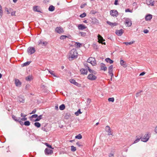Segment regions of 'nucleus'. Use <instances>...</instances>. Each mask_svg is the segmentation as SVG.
<instances>
[{
	"label": "nucleus",
	"mask_w": 157,
	"mask_h": 157,
	"mask_svg": "<svg viewBox=\"0 0 157 157\" xmlns=\"http://www.w3.org/2000/svg\"><path fill=\"white\" fill-rule=\"evenodd\" d=\"M68 55L69 60L71 61L77 58L78 54L75 49H73L70 51Z\"/></svg>",
	"instance_id": "1"
},
{
	"label": "nucleus",
	"mask_w": 157,
	"mask_h": 157,
	"mask_svg": "<svg viewBox=\"0 0 157 157\" xmlns=\"http://www.w3.org/2000/svg\"><path fill=\"white\" fill-rule=\"evenodd\" d=\"M151 136V134L149 133L146 134L141 139V141L145 142H147L149 140Z\"/></svg>",
	"instance_id": "2"
},
{
	"label": "nucleus",
	"mask_w": 157,
	"mask_h": 157,
	"mask_svg": "<svg viewBox=\"0 0 157 157\" xmlns=\"http://www.w3.org/2000/svg\"><path fill=\"white\" fill-rule=\"evenodd\" d=\"M87 63H90L93 66H95L96 64V61L94 58L90 57L87 59Z\"/></svg>",
	"instance_id": "3"
},
{
	"label": "nucleus",
	"mask_w": 157,
	"mask_h": 157,
	"mask_svg": "<svg viewBox=\"0 0 157 157\" xmlns=\"http://www.w3.org/2000/svg\"><path fill=\"white\" fill-rule=\"evenodd\" d=\"M113 65H111L108 68V73L110 75L111 78L113 77V74L112 72L113 70ZM112 78H111V80H112Z\"/></svg>",
	"instance_id": "4"
},
{
	"label": "nucleus",
	"mask_w": 157,
	"mask_h": 157,
	"mask_svg": "<svg viewBox=\"0 0 157 157\" xmlns=\"http://www.w3.org/2000/svg\"><path fill=\"white\" fill-rule=\"evenodd\" d=\"M35 48L33 47H29L28 48L27 52L29 55H31L34 53L35 52Z\"/></svg>",
	"instance_id": "5"
},
{
	"label": "nucleus",
	"mask_w": 157,
	"mask_h": 157,
	"mask_svg": "<svg viewBox=\"0 0 157 157\" xmlns=\"http://www.w3.org/2000/svg\"><path fill=\"white\" fill-rule=\"evenodd\" d=\"M125 24L127 26L130 27L132 25V22L130 19L126 18L125 21Z\"/></svg>",
	"instance_id": "6"
},
{
	"label": "nucleus",
	"mask_w": 157,
	"mask_h": 157,
	"mask_svg": "<svg viewBox=\"0 0 157 157\" xmlns=\"http://www.w3.org/2000/svg\"><path fill=\"white\" fill-rule=\"evenodd\" d=\"M87 78L90 80H94L97 78V77L93 74H90L87 76Z\"/></svg>",
	"instance_id": "7"
},
{
	"label": "nucleus",
	"mask_w": 157,
	"mask_h": 157,
	"mask_svg": "<svg viewBox=\"0 0 157 157\" xmlns=\"http://www.w3.org/2000/svg\"><path fill=\"white\" fill-rule=\"evenodd\" d=\"M110 14L112 16L117 17L118 15V12L116 10H112L110 11Z\"/></svg>",
	"instance_id": "8"
},
{
	"label": "nucleus",
	"mask_w": 157,
	"mask_h": 157,
	"mask_svg": "<svg viewBox=\"0 0 157 157\" xmlns=\"http://www.w3.org/2000/svg\"><path fill=\"white\" fill-rule=\"evenodd\" d=\"M98 42L100 43H101L102 44L105 45V43L104 42L103 43V41L105 40L99 34H98Z\"/></svg>",
	"instance_id": "9"
},
{
	"label": "nucleus",
	"mask_w": 157,
	"mask_h": 157,
	"mask_svg": "<svg viewBox=\"0 0 157 157\" xmlns=\"http://www.w3.org/2000/svg\"><path fill=\"white\" fill-rule=\"evenodd\" d=\"M45 155H51L53 152V151L52 150L48 148H46L44 151Z\"/></svg>",
	"instance_id": "10"
},
{
	"label": "nucleus",
	"mask_w": 157,
	"mask_h": 157,
	"mask_svg": "<svg viewBox=\"0 0 157 157\" xmlns=\"http://www.w3.org/2000/svg\"><path fill=\"white\" fill-rule=\"evenodd\" d=\"M38 45L41 44L43 46L45 47L47 44L48 42L45 41H43L41 39L38 41Z\"/></svg>",
	"instance_id": "11"
},
{
	"label": "nucleus",
	"mask_w": 157,
	"mask_h": 157,
	"mask_svg": "<svg viewBox=\"0 0 157 157\" xmlns=\"http://www.w3.org/2000/svg\"><path fill=\"white\" fill-rule=\"evenodd\" d=\"M55 31L59 33H61L64 32L63 29L61 27H57L55 29Z\"/></svg>",
	"instance_id": "12"
},
{
	"label": "nucleus",
	"mask_w": 157,
	"mask_h": 157,
	"mask_svg": "<svg viewBox=\"0 0 157 157\" xmlns=\"http://www.w3.org/2000/svg\"><path fill=\"white\" fill-rule=\"evenodd\" d=\"M18 100L20 103H24L25 102V98L22 95H20L18 97Z\"/></svg>",
	"instance_id": "13"
},
{
	"label": "nucleus",
	"mask_w": 157,
	"mask_h": 157,
	"mask_svg": "<svg viewBox=\"0 0 157 157\" xmlns=\"http://www.w3.org/2000/svg\"><path fill=\"white\" fill-rule=\"evenodd\" d=\"M124 32V31L122 29L120 30H117L116 31V34L118 36H121Z\"/></svg>",
	"instance_id": "14"
},
{
	"label": "nucleus",
	"mask_w": 157,
	"mask_h": 157,
	"mask_svg": "<svg viewBox=\"0 0 157 157\" xmlns=\"http://www.w3.org/2000/svg\"><path fill=\"white\" fill-rule=\"evenodd\" d=\"M77 27L79 30H83L86 28V27L83 24H79Z\"/></svg>",
	"instance_id": "15"
},
{
	"label": "nucleus",
	"mask_w": 157,
	"mask_h": 157,
	"mask_svg": "<svg viewBox=\"0 0 157 157\" xmlns=\"http://www.w3.org/2000/svg\"><path fill=\"white\" fill-rule=\"evenodd\" d=\"M91 22L93 24L98 25L99 23L98 20L95 17H93L91 18Z\"/></svg>",
	"instance_id": "16"
},
{
	"label": "nucleus",
	"mask_w": 157,
	"mask_h": 157,
	"mask_svg": "<svg viewBox=\"0 0 157 157\" xmlns=\"http://www.w3.org/2000/svg\"><path fill=\"white\" fill-rule=\"evenodd\" d=\"M15 83L17 86L20 87L21 86V83L20 80L17 79H15Z\"/></svg>",
	"instance_id": "17"
},
{
	"label": "nucleus",
	"mask_w": 157,
	"mask_h": 157,
	"mask_svg": "<svg viewBox=\"0 0 157 157\" xmlns=\"http://www.w3.org/2000/svg\"><path fill=\"white\" fill-rule=\"evenodd\" d=\"M70 82L71 83L74 84V85L78 86V87L80 86V85L76 82L73 79H71L70 80Z\"/></svg>",
	"instance_id": "18"
},
{
	"label": "nucleus",
	"mask_w": 157,
	"mask_h": 157,
	"mask_svg": "<svg viewBox=\"0 0 157 157\" xmlns=\"http://www.w3.org/2000/svg\"><path fill=\"white\" fill-rule=\"evenodd\" d=\"M105 131L106 132H107L108 133V135H110L112 134L111 133V129L110 127L109 126H107L105 127Z\"/></svg>",
	"instance_id": "19"
},
{
	"label": "nucleus",
	"mask_w": 157,
	"mask_h": 157,
	"mask_svg": "<svg viewBox=\"0 0 157 157\" xmlns=\"http://www.w3.org/2000/svg\"><path fill=\"white\" fill-rule=\"evenodd\" d=\"M100 67L101 70H103L105 71L107 70V67H106L105 65L103 63H101Z\"/></svg>",
	"instance_id": "20"
},
{
	"label": "nucleus",
	"mask_w": 157,
	"mask_h": 157,
	"mask_svg": "<svg viewBox=\"0 0 157 157\" xmlns=\"http://www.w3.org/2000/svg\"><path fill=\"white\" fill-rule=\"evenodd\" d=\"M33 10L34 11L41 13V12L40 10V7L38 6H34L33 8Z\"/></svg>",
	"instance_id": "21"
},
{
	"label": "nucleus",
	"mask_w": 157,
	"mask_h": 157,
	"mask_svg": "<svg viewBox=\"0 0 157 157\" xmlns=\"http://www.w3.org/2000/svg\"><path fill=\"white\" fill-rule=\"evenodd\" d=\"M146 3L148 5H151V6H153L154 5V2H152L151 0H146Z\"/></svg>",
	"instance_id": "22"
},
{
	"label": "nucleus",
	"mask_w": 157,
	"mask_h": 157,
	"mask_svg": "<svg viewBox=\"0 0 157 157\" xmlns=\"http://www.w3.org/2000/svg\"><path fill=\"white\" fill-rule=\"evenodd\" d=\"M80 71L81 74L83 75H87V70L84 68L81 69L80 70Z\"/></svg>",
	"instance_id": "23"
},
{
	"label": "nucleus",
	"mask_w": 157,
	"mask_h": 157,
	"mask_svg": "<svg viewBox=\"0 0 157 157\" xmlns=\"http://www.w3.org/2000/svg\"><path fill=\"white\" fill-rule=\"evenodd\" d=\"M120 64L124 67H127V64L123 60L121 59L120 60Z\"/></svg>",
	"instance_id": "24"
},
{
	"label": "nucleus",
	"mask_w": 157,
	"mask_h": 157,
	"mask_svg": "<svg viewBox=\"0 0 157 157\" xmlns=\"http://www.w3.org/2000/svg\"><path fill=\"white\" fill-rule=\"evenodd\" d=\"M106 23L109 25L111 26L112 27L116 26L117 25V24L116 22L112 23L108 21H107L106 22Z\"/></svg>",
	"instance_id": "25"
},
{
	"label": "nucleus",
	"mask_w": 157,
	"mask_h": 157,
	"mask_svg": "<svg viewBox=\"0 0 157 157\" xmlns=\"http://www.w3.org/2000/svg\"><path fill=\"white\" fill-rule=\"evenodd\" d=\"M152 18V15L151 14H148L145 17V20L146 21H150Z\"/></svg>",
	"instance_id": "26"
},
{
	"label": "nucleus",
	"mask_w": 157,
	"mask_h": 157,
	"mask_svg": "<svg viewBox=\"0 0 157 157\" xmlns=\"http://www.w3.org/2000/svg\"><path fill=\"white\" fill-rule=\"evenodd\" d=\"M71 116V115L70 113H67L65 114L64 116V118L66 119H68Z\"/></svg>",
	"instance_id": "27"
},
{
	"label": "nucleus",
	"mask_w": 157,
	"mask_h": 157,
	"mask_svg": "<svg viewBox=\"0 0 157 157\" xmlns=\"http://www.w3.org/2000/svg\"><path fill=\"white\" fill-rule=\"evenodd\" d=\"M105 61L110 64H112L113 63V61L110 59L109 58H107L105 59Z\"/></svg>",
	"instance_id": "28"
},
{
	"label": "nucleus",
	"mask_w": 157,
	"mask_h": 157,
	"mask_svg": "<svg viewBox=\"0 0 157 157\" xmlns=\"http://www.w3.org/2000/svg\"><path fill=\"white\" fill-rule=\"evenodd\" d=\"M135 41H133L130 42H124L123 43L125 44L126 45H131L135 43Z\"/></svg>",
	"instance_id": "29"
},
{
	"label": "nucleus",
	"mask_w": 157,
	"mask_h": 157,
	"mask_svg": "<svg viewBox=\"0 0 157 157\" xmlns=\"http://www.w3.org/2000/svg\"><path fill=\"white\" fill-rule=\"evenodd\" d=\"M54 10L55 7L52 5L50 6L48 8V10L49 11H53Z\"/></svg>",
	"instance_id": "30"
},
{
	"label": "nucleus",
	"mask_w": 157,
	"mask_h": 157,
	"mask_svg": "<svg viewBox=\"0 0 157 157\" xmlns=\"http://www.w3.org/2000/svg\"><path fill=\"white\" fill-rule=\"evenodd\" d=\"M32 79V76L31 75H29L25 78L26 80L28 81H30Z\"/></svg>",
	"instance_id": "31"
},
{
	"label": "nucleus",
	"mask_w": 157,
	"mask_h": 157,
	"mask_svg": "<svg viewBox=\"0 0 157 157\" xmlns=\"http://www.w3.org/2000/svg\"><path fill=\"white\" fill-rule=\"evenodd\" d=\"M88 71H89V72L92 73V74H96V72L95 71H94V70H91L90 68L89 67H88Z\"/></svg>",
	"instance_id": "32"
},
{
	"label": "nucleus",
	"mask_w": 157,
	"mask_h": 157,
	"mask_svg": "<svg viewBox=\"0 0 157 157\" xmlns=\"http://www.w3.org/2000/svg\"><path fill=\"white\" fill-rule=\"evenodd\" d=\"M59 108L60 110H63L65 109V105L64 104H62L59 106Z\"/></svg>",
	"instance_id": "33"
},
{
	"label": "nucleus",
	"mask_w": 157,
	"mask_h": 157,
	"mask_svg": "<svg viewBox=\"0 0 157 157\" xmlns=\"http://www.w3.org/2000/svg\"><path fill=\"white\" fill-rule=\"evenodd\" d=\"M34 125L37 128H39L40 126V124L38 122H36L34 124Z\"/></svg>",
	"instance_id": "34"
},
{
	"label": "nucleus",
	"mask_w": 157,
	"mask_h": 157,
	"mask_svg": "<svg viewBox=\"0 0 157 157\" xmlns=\"http://www.w3.org/2000/svg\"><path fill=\"white\" fill-rule=\"evenodd\" d=\"M42 118V115H40L39 116L37 117L36 119L35 120V121H38Z\"/></svg>",
	"instance_id": "35"
},
{
	"label": "nucleus",
	"mask_w": 157,
	"mask_h": 157,
	"mask_svg": "<svg viewBox=\"0 0 157 157\" xmlns=\"http://www.w3.org/2000/svg\"><path fill=\"white\" fill-rule=\"evenodd\" d=\"M79 34H80L81 36L83 37H84L86 36V33L84 32H80Z\"/></svg>",
	"instance_id": "36"
},
{
	"label": "nucleus",
	"mask_w": 157,
	"mask_h": 157,
	"mask_svg": "<svg viewBox=\"0 0 157 157\" xmlns=\"http://www.w3.org/2000/svg\"><path fill=\"white\" fill-rule=\"evenodd\" d=\"M48 70V72L52 75H53L54 76V77H56V76L55 75V74L54 73V71H52V70Z\"/></svg>",
	"instance_id": "37"
},
{
	"label": "nucleus",
	"mask_w": 157,
	"mask_h": 157,
	"mask_svg": "<svg viewBox=\"0 0 157 157\" xmlns=\"http://www.w3.org/2000/svg\"><path fill=\"white\" fill-rule=\"evenodd\" d=\"M42 130L44 131H45L46 132H48L49 131V130L46 128L45 126L44 127H42L41 128Z\"/></svg>",
	"instance_id": "38"
},
{
	"label": "nucleus",
	"mask_w": 157,
	"mask_h": 157,
	"mask_svg": "<svg viewBox=\"0 0 157 157\" xmlns=\"http://www.w3.org/2000/svg\"><path fill=\"white\" fill-rule=\"evenodd\" d=\"M82 136L80 134H79L75 136V138L78 139H80L82 138Z\"/></svg>",
	"instance_id": "39"
},
{
	"label": "nucleus",
	"mask_w": 157,
	"mask_h": 157,
	"mask_svg": "<svg viewBox=\"0 0 157 157\" xmlns=\"http://www.w3.org/2000/svg\"><path fill=\"white\" fill-rule=\"evenodd\" d=\"M30 63H31V62H30V61H28V62H26L24 63L23 65V67L26 66L28 65H29V64Z\"/></svg>",
	"instance_id": "40"
},
{
	"label": "nucleus",
	"mask_w": 157,
	"mask_h": 157,
	"mask_svg": "<svg viewBox=\"0 0 157 157\" xmlns=\"http://www.w3.org/2000/svg\"><path fill=\"white\" fill-rule=\"evenodd\" d=\"M24 125L26 126H29L30 125V122L29 121H26L24 122Z\"/></svg>",
	"instance_id": "41"
},
{
	"label": "nucleus",
	"mask_w": 157,
	"mask_h": 157,
	"mask_svg": "<svg viewBox=\"0 0 157 157\" xmlns=\"http://www.w3.org/2000/svg\"><path fill=\"white\" fill-rule=\"evenodd\" d=\"M67 37V36L65 35H62L60 37V39L61 40H64Z\"/></svg>",
	"instance_id": "42"
},
{
	"label": "nucleus",
	"mask_w": 157,
	"mask_h": 157,
	"mask_svg": "<svg viewBox=\"0 0 157 157\" xmlns=\"http://www.w3.org/2000/svg\"><path fill=\"white\" fill-rule=\"evenodd\" d=\"M81 113H82L80 111V110L79 109L78 110V111L77 112L75 113V114L76 116H78L79 114H81Z\"/></svg>",
	"instance_id": "43"
},
{
	"label": "nucleus",
	"mask_w": 157,
	"mask_h": 157,
	"mask_svg": "<svg viewBox=\"0 0 157 157\" xmlns=\"http://www.w3.org/2000/svg\"><path fill=\"white\" fill-rule=\"evenodd\" d=\"M76 145L79 147H82L83 146L81 142H77L76 143Z\"/></svg>",
	"instance_id": "44"
},
{
	"label": "nucleus",
	"mask_w": 157,
	"mask_h": 157,
	"mask_svg": "<svg viewBox=\"0 0 157 157\" xmlns=\"http://www.w3.org/2000/svg\"><path fill=\"white\" fill-rule=\"evenodd\" d=\"M71 150L72 151H75L76 150V148L73 146H71Z\"/></svg>",
	"instance_id": "45"
},
{
	"label": "nucleus",
	"mask_w": 157,
	"mask_h": 157,
	"mask_svg": "<svg viewBox=\"0 0 157 157\" xmlns=\"http://www.w3.org/2000/svg\"><path fill=\"white\" fill-rule=\"evenodd\" d=\"M86 13H83L80 15V17L81 18H83L86 16Z\"/></svg>",
	"instance_id": "46"
},
{
	"label": "nucleus",
	"mask_w": 157,
	"mask_h": 157,
	"mask_svg": "<svg viewBox=\"0 0 157 157\" xmlns=\"http://www.w3.org/2000/svg\"><path fill=\"white\" fill-rule=\"evenodd\" d=\"M75 45L78 48H79L80 47L81 44L79 43L76 42L75 44Z\"/></svg>",
	"instance_id": "47"
},
{
	"label": "nucleus",
	"mask_w": 157,
	"mask_h": 157,
	"mask_svg": "<svg viewBox=\"0 0 157 157\" xmlns=\"http://www.w3.org/2000/svg\"><path fill=\"white\" fill-rule=\"evenodd\" d=\"M108 100L109 101H111L113 102L114 101V99L113 98H108Z\"/></svg>",
	"instance_id": "48"
},
{
	"label": "nucleus",
	"mask_w": 157,
	"mask_h": 157,
	"mask_svg": "<svg viewBox=\"0 0 157 157\" xmlns=\"http://www.w3.org/2000/svg\"><path fill=\"white\" fill-rule=\"evenodd\" d=\"M141 138H140L136 139L134 141L133 144H135V143L138 142H139L140 141V140Z\"/></svg>",
	"instance_id": "49"
},
{
	"label": "nucleus",
	"mask_w": 157,
	"mask_h": 157,
	"mask_svg": "<svg viewBox=\"0 0 157 157\" xmlns=\"http://www.w3.org/2000/svg\"><path fill=\"white\" fill-rule=\"evenodd\" d=\"M142 92V91L141 90L140 91V92L137 93L136 94V97H138L140 96V93Z\"/></svg>",
	"instance_id": "50"
},
{
	"label": "nucleus",
	"mask_w": 157,
	"mask_h": 157,
	"mask_svg": "<svg viewBox=\"0 0 157 157\" xmlns=\"http://www.w3.org/2000/svg\"><path fill=\"white\" fill-rule=\"evenodd\" d=\"M12 118H13V119H14L16 121H19V119L17 120V117L14 116H12Z\"/></svg>",
	"instance_id": "51"
},
{
	"label": "nucleus",
	"mask_w": 157,
	"mask_h": 157,
	"mask_svg": "<svg viewBox=\"0 0 157 157\" xmlns=\"http://www.w3.org/2000/svg\"><path fill=\"white\" fill-rule=\"evenodd\" d=\"M84 66L86 67H87V68L88 69V67H89V65L87 63V62H86V63H84Z\"/></svg>",
	"instance_id": "52"
},
{
	"label": "nucleus",
	"mask_w": 157,
	"mask_h": 157,
	"mask_svg": "<svg viewBox=\"0 0 157 157\" xmlns=\"http://www.w3.org/2000/svg\"><path fill=\"white\" fill-rule=\"evenodd\" d=\"M37 117H38L37 115L35 114H34V115H32L31 116V117L32 118H37Z\"/></svg>",
	"instance_id": "53"
},
{
	"label": "nucleus",
	"mask_w": 157,
	"mask_h": 157,
	"mask_svg": "<svg viewBox=\"0 0 157 157\" xmlns=\"http://www.w3.org/2000/svg\"><path fill=\"white\" fill-rule=\"evenodd\" d=\"M36 112V109H34L31 113H30V114H34Z\"/></svg>",
	"instance_id": "54"
},
{
	"label": "nucleus",
	"mask_w": 157,
	"mask_h": 157,
	"mask_svg": "<svg viewBox=\"0 0 157 157\" xmlns=\"http://www.w3.org/2000/svg\"><path fill=\"white\" fill-rule=\"evenodd\" d=\"M45 144H46V146H47L48 147H49L50 148H52V146H51V145L49 144H48L47 143H46Z\"/></svg>",
	"instance_id": "55"
},
{
	"label": "nucleus",
	"mask_w": 157,
	"mask_h": 157,
	"mask_svg": "<svg viewBox=\"0 0 157 157\" xmlns=\"http://www.w3.org/2000/svg\"><path fill=\"white\" fill-rule=\"evenodd\" d=\"M3 11L2 10H0V18H1L3 14Z\"/></svg>",
	"instance_id": "56"
},
{
	"label": "nucleus",
	"mask_w": 157,
	"mask_h": 157,
	"mask_svg": "<svg viewBox=\"0 0 157 157\" xmlns=\"http://www.w3.org/2000/svg\"><path fill=\"white\" fill-rule=\"evenodd\" d=\"M5 10H6V11L7 12V14H10V13L9 11L8 10V9L7 8H5Z\"/></svg>",
	"instance_id": "57"
},
{
	"label": "nucleus",
	"mask_w": 157,
	"mask_h": 157,
	"mask_svg": "<svg viewBox=\"0 0 157 157\" xmlns=\"http://www.w3.org/2000/svg\"><path fill=\"white\" fill-rule=\"evenodd\" d=\"M27 119V118L24 117L21 118V120L22 121H25Z\"/></svg>",
	"instance_id": "58"
},
{
	"label": "nucleus",
	"mask_w": 157,
	"mask_h": 157,
	"mask_svg": "<svg viewBox=\"0 0 157 157\" xmlns=\"http://www.w3.org/2000/svg\"><path fill=\"white\" fill-rule=\"evenodd\" d=\"M126 12H131L132 11H131L129 9H127L125 10Z\"/></svg>",
	"instance_id": "59"
},
{
	"label": "nucleus",
	"mask_w": 157,
	"mask_h": 157,
	"mask_svg": "<svg viewBox=\"0 0 157 157\" xmlns=\"http://www.w3.org/2000/svg\"><path fill=\"white\" fill-rule=\"evenodd\" d=\"M15 11H13L11 13V15L12 16H15Z\"/></svg>",
	"instance_id": "60"
},
{
	"label": "nucleus",
	"mask_w": 157,
	"mask_h": 157,
	"mask_svg": "<svg viewBox=\"0 0 157 157\" xmlns=\"http://www.w3.org/2000/svg\"><path fill=\"white\" fill-rule=\"evenodd\" d=\"M118 0H115V1L114 3V4L115 5H117L118 4Z\"/></svg>",
	"instance_id": "61"
},
{
	"label": "nucleus",
	"mask_w": 157,
	"mask_h": 157,
	"mask_svg": "<svg viewBox=\"0 0 157 157\" xmlns=\"http://www.w3.org/2000/svg\"><path fill=\"white\" fill-rule=\"evenodd\" d=\"M144 32L145 33H147L148 32V30L147 29L144 30Z\"/></svg>",
	"instance_id": "62"
},
{
	"label": "nucleus",
	"mask_w": 157,
	"mask_h": 157,
	"mask_svg": "<svg viewBox=\"0 0 157 157\" xmlns=\"http://www.w3.org/2000/svg\"><path fill=\"white\" fill-rule=\"evenodd\" d=\"M145 74V72H142L140 74V76H143V75H144Z\"/></svg>",
	"instance_id": "63"
},
{
	"label": "nucleus",
	"mask_w": 157,
	"mask_h": 157,
	"mask_svg": "<svg viewBox=\"0 0 157 157\" xmlns=\"http://www.w3.org/2000/svg\"><path fill=\"white\" fill-rule=\"evenodd\" d=\"M109 157H114L113 154H110L109 155Z\"/></svg>",
	"instance_id": "64"
}]
</instances>
